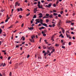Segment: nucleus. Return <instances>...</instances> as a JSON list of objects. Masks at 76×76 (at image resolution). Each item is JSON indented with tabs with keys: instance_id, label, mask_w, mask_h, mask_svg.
<instances>
[{
	"instance_id": "nucleus-1",
	"label": "nucleus",
	"mask_w": 76,
	"mask_h": 76,
	"mask_svg": "<svg viewBox=\"0 0 76 76\" xmlns=\"http://www.w3.org/2000/svg\"><path fill=\"white\" fill-rule=\"evenodd\" d=\"M34 38H35V36H32L31 37V39H30V41L31 42H34Z\"/></svg>"
},
{
	"instance_id": "nucleus-2",
	"label": "nucleus",
	"mask_w": 76,
	"mask_h": 76,
	"mask_svg": "<svg viewBox=\"0 0 76 76\" xmlns=\"http://www.w3.org/2000/svg\"><path fill=\"white\" fill-rule=\"evenodd\" d=\"M52 5V3H50L48 5H45V6L46 7L50 8L51 7V6Z\"/></svg>"
},
{
	"instance_id": "nucleus-3",
	"label": "nucleus",
	"mask_w": 76,
	"mask_h": 76,
	"mask_svg": "<svg viewBox=\"0 0 76 76\" xmlns=\"http://www.w3.org/2000/svg\"><path fill=\"white\" fill-rule=\"evenodd\" d=\"M39 17L40 18H41L42 17V14L41 13H40L39 14Z\"/></svg>"
},
{
	"instance_id": "nucleus-4",
	"label": "nucleus",
	"mask_w": 76,
	"mask_h": 76,
	"mask_svg": "<svg viewBox=\"0 0 76 76\" xmlns=\"http://www.w3.org/2000/svg\"><path fill=\"white\" fill-rule=\"evenodd\" d=\"M38 7H39V9H40V8H41V9H43V7L42 6L41 7L40 4H38Z\"/></svg>"
},
{
	"instance_id": "nucleus-5",
	"label": "nucleus",
	"mask_w": 76,
	"mask_h": 76,
	"mask_svg": "<svg viewBox=\"0 0 76 76\" xmlns=\"http://www.w3.org/2000/svg\"><path fill=\"white\" fill-rule=\"evenodd\" d=\"M56 35V34H55L54 35H53L52 37L51 40H52V42H53V41H54V39H53L54 38V35Z\"/></svg>"
},
{
	"instance_id": "nucleus-6",
	"label": "nucleus",
	"mask_w": 76,
	"mask_h": 76,
	"mask_svg": "<svg viewBox=\"0 0 76 76\" xmlns=\"http://www.w3.org/2000/svg\"><path fill=\"white\" fill-rule=\"evenodd\" d=\"M47 54H48L49 56H51V53L50 52V51L49 50L47 51Z\"/></svg>"
},
{
	"instance_id": "nucleus-7",
	"label": "nucleus",
	"mask_w": 76,
	"mask_h": 76,
	"mask_svg": "<svg viewBox=\"0 0 76 76\" xmlns=\"http://www.w3.org/2000/svg\"><path fill=\"white\" fill-rule=\"evenodd\" d=\"M39 19H37L36 20V21L37 22V23H40L39 22Z\"/></svg>"
},
{
	"instance_id": "nucleus-8",
	"label": "nucleus",
	"mask_w": 76,
	"mask_h": 76,
	"mask_svg": "<svg viewBox=\"0 0 76 76\" xmlns=\"http://www.w3.org/2000/svg\"><path fill=\"white\" fill-rule=\"evenodd\" d=\"M61 29H62V33L63 34H64V32H65L63 28H61Z\"/></svg>"
},
{
	"instance_id": "nucleus-9",
	"label": "nucleus",
	"mask_w": 76,
	"mask_h": 76,
	"mask_svg": "<svg viewBox=\"0 0 76 76\" xmlns=\"http://www.w3.org/2000/svg\"><path fill=\"white\" fill-rule=\"evenodd\" d=\"M28 28L29 30H33V29H34V28L32 27H30V28L28 27Z\"/></svg>"
},
{
	"instance_id": "nucleus-10",
	"label": "nucleus",
	"mask_w": 76,
	"mask_h": 76,
	"mask_svg": "<svg viewBox=\"0 0 76 76\" xmlns=\"http://www.w3.org/2000/svg\"><path fill=\"white\" fill-rule=\"evenodd\" d=\"M43 26H46V27H47V24L45 23H44L43 24Z\"/></svg>"
},
{
	"instance_id": "nucleus-11",
	"label": "nucleus",
	"mask_w": 76,
	"mask_h": 76,
	"mask_svg": "<svg viewBox=\"0 0 76 76\" xmlns=\"http://www.w3.org/2000/svg\"><path fill=\"white\" fill-rule=\"evenodd\" d=\"M22 39H22L23 41H24L25 39V37H22L21 39V40Z\"/></svg>"
},
{
	"instance_id": "nucleus-12",
	"label": "nucleus",
	"mask_w": 76,
	"mask_h": 76,
	"mask_svg": "<svg viewBox=\"0 0 76 76\" xmlns=\"http://www.w3.org/2000/svg\"><path fill=\"white\" fill-rule=\"evenodd\" d=\"M49 18H53V15H50L49 16Z\"/></svg>"
},
{
	"instance_id": "nucleus-13",
	"label": "nucleus",
	"mask_w": 76,
	"mask_h": 76,
	"mask_svg": "<svg viewBox=\"0 0 76 76\" xmlns=\"http://www.w3.org/2000/svg\"><path fill=\"white\" fill-rule=\"evenodd\" d=\"M66 35L67 38H69L70 37V35L67 34V33H66Z\"/></svg>"
},
{
	"instance_id": "nucleus-14",
	"label": "nucleus",
	"mask_w": 76,
	"mask_h": 76,
	"mask_svg": "<svg viewBox=\"0 0 76 76\" xmlns=\"http://www.w3.org/2000/svg\"><path fill=\"white\" fill-rule=\"evenodd\" d=\"M44 41L45 42L46 44H48V42H47V40H45Z\"/></svg>"
},
{
	"instance_id": "nucleus-15",
	"label": "nucleus",
	"mask_w": 76,
	"mask_h": 76,
	"mask_svg": "<svg viewBox=\"0 0 76 76\" xmlns=\"http://www.w3.org/2000/svg\"><path fill=\"white\" fill-rule=\"evenodd\" d=\"M37 18V15H34V16L33 17V19H34L35 18Z\"/></svg>"
},
{
	"instance_id": "nucleus-16",
	"label": "nucleus",
	"mask_w": 76,
	"mask_h": 76,
	"mask_svg": "<svg viewBox=\"0 0 76 76\" xmlns=\"http://www.w3.org/2000/svg\"><path fill=\"white\" fill-rule=\"evenodd\" d=\"M53 15H54V16H57V15L58 14L56 13H53Z\"/></svg>"
},
{
	"instance_id": "nucleus-17",
	"label": "nucleus",
	"mask_w": 76,
	"mask_h": 76,
	"mask_svg": "<svg viewBox=\"0 0 76 76\" xmlns=\"http://www.w3.org/2000/svg\"><path fill=\"white\" fill-rule=\"evenodd\" d=\"M18 2H16L15 4V7L17 6H18Z\"/></svg>"
},
{
	"instance_id": "nucleus-18",
	"label": "nucleus",
	"mask_w": 76,
	"mask_h": 76,
	"mask_svg": "<svg viewBox=\"0 0 76 76\" xmlns=\"http://www.w3.org/2000/svg\"><path fill=\"white\" fill-rule=\"evenodd\" d=\"M71 21H66V23H70V22H71Z\"/></svg>"
},
{
	"instance_id": "nucleus-19",
	"label": "nucleus",
	"mask_w": 76,
	"mask_h": 76,
	"mask_svg": "<svg viewBox=\"0 0 76 76\" xmlns=\"http://www.w3.org/2000/svg\"><path fill=\"white\" fill-rule=\"evenodd\" d=\"M56 47H58L59 46V45L58 44H56L55 45Z\"/></svg>"
},
{
	"instance_id": "nucleus-20",
	"label": "nucleus",
	"mask_w": 76,
	"mask_h": 76,
	"mask_svg": "<svg viewBox=\"0 0 76 76\" xmlns=\"http://www.w3.org/2000/svg\"><path fill=\"white\" fill-rule=\"evenodd\" d=\"M39 22H43V20L42 19H39Z\"/></svg>"
},
{
	"instance_id": "nucleus-21",
	"label": "nucleus",
	"mask_w": 76,
	"mask_h": 76,
	"mask_svg": "<svg viewBox=\"0 0 76 76\" xmlns=\"http://www.w3.org/2000/svg\"><path fill=\"white\" fill-rule=\"evenodd\" d=\"M1 32H2V30L1 28L0 29V34H1Z\"/></svg>"
},
{
	"instance_id": "nucleus-22",
	"label": "nucleus",
	"mask_w": 76,
	"mask_h": 76,
	"mask_svg": "<svg viewBox=\"0 0 76 76\" xmlns=\"http://www.w3.org/2000/svg\"><path fill=\"white\" fill-rule=\"evenodd\" d=\"M43 35L44 37H45V36H46V34H45V33H44L43 34Z\"/></svg>"
},
{
	"instance_id": "nucleus-23",
	"label": "nucleus",
	"mask_w": 76,
	"mask_h": 76,
	"mask_svg": "<svg viewBox=\"0 0 76 76\" xmlns=\"http://www.w3.org/2000/svg\"><path fill=\"white\" fill-rule=\"evenodd\" d=\"M46 16L47 17L49 16V14H46Z\"/></svg>"
},
{
	"instance_id": "nucleus-24",
	"label": "nucleus",
	"mask_w": 76,
	"mask_h": 76,
	"mask_svg": "<svg viewBox=\"0 0 76 76\" xmlns=\"http://www.w3.org/2000/svg\"><path fill=\"white\" fill-rule=\"evenodd\" d=\"M46 21L47 22H49V20H48V19H47L46 20Z\"/></svg>"
},
{
	"instance_id": "nucleus-25",
	"label": "nucleus",
	"mask_w": 76,
	"mask_h": 76,
	"mask_svg": "<svg viewBox=\"0 0 76 76\" xmlns=\"http://www.w3.org/2000/svg\"><path fill=\"white\" fill-rule=\"evenodd\" d=\"M60 13L61 15H62L63 13V11H61L60 12Z\"/></svg>"
},
{
	"instance_id": "nucleus-26",
	"label": "nucleus",
	"mask_w": 76,
	"mask_h": 76,
	"mask_svg": "<svg viewBox=\"0 0 76 76\" xmlns=\"http://www.w3.org/2000/svg\"><path fill=\"white\" fill-rule=\"evenodd\" d=\"M30 15V13H29L28 14H27L26 15V16H29V15Z\"/></svg>"
},
{
	"instance_id": "nucleus-27",
	"label": "nucleus",
	"mask_w": 76,
	"mask_h": 76,
	"mask_svg": "<svg viewBox=\"0 0 76 76\" xmlns=\"http://www.w3.org/2000/svg\"><path fill=\"white\" fill-rule=\"evenodd\" d=\"M45 18H48L46 16H44L43 17V19H45Z\"/></svg>"
},
{
	"instance_id": "nucleus-28",
	"label": "nucleus",
	"mask_w": 76,
	"mask_h": 76,
	"mask_svg": "<svg viewBox=\"0 0 76 76\" xmlns=\"http://www.w3.org/2000/svg\"><path fill=\"white\" fill-rule=\"evenodd\" d=\"M59 23H61V20H59Z\"/></svg>"
},
{
	"instance_id": "nucleus-29",
	"label": "nucleus",
	"mask_w": 76,
	"mask_h": 76,
	"mask_svg": "<svg viewBox=\"0 0 76 76\" xmlns=\"http://www.w3.org/2000/svg\"><path fill=\"white\" fill-rule=\"evenodd\" d=\"M11 57H9L8 58V60H10V58H11Z\"/></svg>"
},
{
	"instance_id": "nucleus-30",
	"label": "nucleus",
	"mask_w": 76,
	"mask_h": 76,
	"mask_svg": "<svg viewBox=\"0 0 76 76\" xmlns=\"http://www.w3.org/2000/svg\"><path fill=\"white\" fill-rule=\"evenodd\" d=\"M68 44L69 45H71V42H69Z\"/></svg>"
},
{
	"instance_id": "nucleus-31",
	"label": "nucleus",
	"mask_w": 76,
	"mask_h": 76,
	"mask_svg": "<svg viewBox=\"0 0 76 76\" xmlns=\"http://www.w3.org/2000/svg\"><path fill=\"white\" fill-rule=\"evenodd\" d=\"M47 54V52H45V53H44L45 56H46V54Z\"/></svg>"
},
{
	"instance_id": "nucleus-32",
	"label": "nucleus",
	"mask_w": 76,
	"mask_h": 76,
	"mask_svg": "<svg viewBox=\"0 0 76 76\" xmlns=\"http://www.w3.org/2000/svg\"><path fill=\"white\" fill-rule=\"evenodd\" d=\"M41 2L42 3H44V1L42 0V1H41Z\"/></svg>"
},
{
	"instance_id": "nucleus-33",
	"label": "nucleus",
	"mask_w": 76,
	"mask_h": 76,
	"mask_svg": "<svg viewBox=\"0 0 76 76\" xmlns=\"http://www.w3.org/2000/svg\"><path fill=\"white\" fill-rule=\"evenodd\" d=\"M17 10L18 12H20V9H19V8H18V9Z\"/></svg>"
},
{
	"instance_id": "nucleus-34",
	"label": "nucleus",
	"mask_w": 76,
	"mask_h": 76,
	"mask_svg": "<svg viewBox=\"0 0 76 76\" xmlns=\"http://www.w3.org/2000/svg\"><path fill=\"white\" fill-rule=\"evenodd\" d=\"M1 28L2 29H4V26H1Z\"/></svg>"
},
{
	"instance_id": "nucleus-35",
	"label": "nucleus",
	"mask_w": 76,
	"mask_h": 76,
	"mask_svg": "<svg viewBox=\"0 0 76 76\" xmlns=\"http://www.w3.org/2000/svg\"><path fill=\"white\" fill-rule=\"evenodd\" d=\"M29 57H30V56H29V55H27V58H29Z\"/></svg>"
},
{
	"instance_id": "nucleus-36",
	"label": "nucleus",
	"mask_w": 76,
	"mask_h": 76,
	"mask_svg": "<svg viewBox=\"0 0 76 76\" xmlns=\"http://www.w3.org/2000/svg\"><path fill=\"white\" fill-rule=\"evenodd\" d=\"M12 75V72H10V76Z\"/></svg>"
},
{
	"instance_id": "nucleus-37",
	"label": "nucleus",
	"mask_w": 76,
	"mask_h": 76,
	"mask_svg": "<svg viewBox=\"0 0 76 76\" xmlns=\"http://www.w3.org/2000/svg\"><path fill=\"white\" fill-rule=\"evenodd\" d=\"M61 16L60 14H59L58 15V17L60 18V17H61Z\"/></svg>"
},
{
	"instance_id": "nucleus-38",
	"label": "nucleus",
	"mask_w": 76,
	"mask_h": 76,
	"mask_svg": "<svg viewBox=\"0 0 76 76\" xmlns=\"http://www.w3.org/2000/svg\"><path fill=\"white\" fill-rule=\"evenodd\" d=\"M20 11H22L23 10H22V8H20Z\"/></svg>"
},
{
	"instance_id": "nucleus-39",
	"label": "nucleus",
	"mask_w": 76,
	"mask_h": 76,
	"mask_svg": "<svg viewBox=\"0 0 76 76\" xmlns=\"http://www.w3.org/2000/svg\"><path fill=\"white\" fill-rule=\"evenodd\" d=\"M8 19L7 18L6 20H5V22H7L8 21Z\"/></svg>"
},
{
	"instance_id": "nucleus-40",
	"label": "nucleus",
	"mask_w": 76,
	"mask_h": 76,
	"mask_svg": "<svg viewBox=\"0 0 76 76\" xmlns=\"http://www.w3.org/2000/svg\"><path fill=\"white\" fill-rule=\"evenodd\" d=\"M37 8H36L34 9V11H37Z\"/></svg>"
},
{
	"instance_id": "nucleus-41",
	"label": "nucleus",
	"mask_w": 76,
	"mask_h": 76,
	"mask_svg": "<svg viewBox=\"0 0 76 76\" xmlns=\"http://www.w3.org/2000/svg\"><path fill=\"white\" fill-rule=\"evenodd\" d=\"M4 11V10H1V12H3V11Z\"/></svg>"
},
{
	"instance_id": "nucleus-42",
	"label": "nucleus",
	"mask_w": 76,
	"mask_h": 76,
	"mask_svg": "<svg viewBox=\"0 0 76 76\" xmlns=\"http://www.w3.org/2000/svg\"><path fill=\"white\" fill-rule=\"evenodd\" d=\"M63 36V34H61L59 36V37H61L62 36Z\"/></svg>"
},
{
	"instance_id": "nucleus-43",
	"label": "nucleus",
	"mask_w": 76,
	"mask_h": 76,
	"mask_svg": "<svg viewBox=\"0 0 76 76\" xmlns=\"http://www.w3.org/2000/svg\"><path fill=\"white\" fill-rule=\"evenodd\" d=\"M49 26L50 28H51V27H52V25H49Z\"/></svg>"
},
{
	"instance_id": "nucleus-44",
	"label": "nucleus",
	"mask_w": 76,
	"mask_h": 76,
	"mask_svg": "<svg viewBox=\"0 0 76 76\" xmlns=\"http://www.w3.org/2000/svg\"><path fill=\"white\" fill-rule=\"evenodd\" d=\"M16 31H17V30H15L14 31H12V32H13V33H15V32H16Z\"/></svg>"
},
{
	"instance_id": "nucleus-45",
	"label": "nucleus",
	"mask_w": 76,
	"mask_h": 76,
	"mask_svg": "<svg viewBox=\"0 0 76 76\" xmlns=\"http://www.w3.org/2000/svg\"><path fill=\"white\" fill-rule=\"evenodd\" d=\"M53 6L54 7H56V5L55 4H53Z\"/></svg>"
},
{
	"instance_id": "nucleus-46",
	"label": "nucleus",
	"mask_w": 76,
	"mask_h": 76,
	"mask_svg": "<svg viewBox=\"0 0 76 76\" xmlns=\"http://www.w3.org/2000/svg\"><path fill=\"white\" fill-rule=\"evenodd\" d=\"M22 16L21 15H19V18H22Z\"/></svg>"
},
{
	"instance_id": "nucleus-47",
	"label": "nucleus",
	"mask_w": 76,
	"mask_h": 76,
	"mask_svg": "<svg viewBox=\"0 0 76 76\" xmlns=\"http://www.w3.org/2000/svg\"><path fill=\"white\" fill-rule=\"evenodd\" d=\"M12 27H13V26H11L10 27H9V28H12Z\"/></svg>"
},
{
	"instance_id": "nucleus-48",
	"label": "nucleus",
	"mask_w": 76,
	"mask_h": 76,
	"mask_svg": "<svg viewBox=\"0 0 76 76\" xmlns=\"http://www.w3.org/2000/svg\"><path fill=\"white\" fill-rule=\"evenodd\" d=\"M28 0H25V3H28Z\"/></svg>"
},
{
	"instance_id": "nucleus-49",
	"label": "nucleus",
	"mask_w": 76,
	"mask_h": 76,
	"mask_svg": "<svg viewBox=\"0 0 76 76\" xmlns=\"http://www.w3.org/2000/svg\"><path fill=\"white\" fill-rule=\"evenodd\" d=\"M24 25V24L23 23L21 25V27H23Z\"/></svg>"
},
{
	"instance_id": "nucleus-50",
	"label": "nucleus",
	"mask_w": 76,
	"mask_h": 76,
	"mask_svg": "<svg viewBox=\"0 0 76 76\" xmlns=\"http://www.w3.org/2000/svg\"><path fill=\"white\" fill-rule=\"evenodd\" d=\"M55 19H58V17H57V16H56L55 18Z\"/></svg>"
},
{
	"instance_id": "nucleus-51",
	"label": "nucleus",
	"mask_w": 76,
	"mask_h": 76,
	"mask_svg": "<svg viewBox=\"0 0 76 76\" xmlns=\"http://www.w3.org/2000/svg\"><path fill=\"white\" fill-rule=\"evenodd\" d=\"M52 26H53V27H54V26H55V24H53L52 25Z\"/></svg>"
},
{
	"instance_id": "nucleus-52",
	"label": "nucleus",
	"mask_w": 76,
	"mask_h": 76,
	"mask_svg": "<svg viewBox=\"0 0 76 76\" xmlns=\"http://www.w3.org/2000/svg\"><path fill=\"white\" fill-rule=\"evenodd\" d=\"M62 48H65V47H64V46H62Z\"/></svg>"
},
{
	"instance_id": "nucleus-53",
	"label": "nucleus",
	"mask_w": 76,
	"mask_h": 76,
	"mask_svg": "<svg viewBox=\"0 0 76 76\" xmlns=\"http://www.w3.org/2000/svg\"><path fill=\"white\" fill-rule=\"evenodd\" d=\"M19 45H17V46H16V47H15V48H18V47H19Z\"/></svg>"
},
{
	"instance_id": "nucleus-54",
	"label": "nucleus",
	"mask_w": 76,
	"mask_h": 76,
	"mask_svg": "<svg viewBox=\"0 0 76 76\" xmlns=\"http://www.w3.org/2000/svg\"><path fill=\"white\" fill-rule=\"evenodd\" d=\"M53 22H56V20H55L53 19Z\"/></svg>"
},
{
	"instance_id": "nucleus-55",
	"label": "nucleus",
	"mask_w": 76,
	"mask_h": 76,
	"mask_svg": "<svg viewBox=\"0 0 76 76\" xmlns=\"http://www.w3.org/2000/svg\"><path fill=\"white\" fill-rule=\"evenodd\" d=\"M19 23V21H17L15 22V23Z\"/></svg>"
},
{
	"instance_id": "nucleus-56",
	"label": "nucleus",
	"mask_w": 76,
	"mask_h": 76,
	"mask_svg": "<svg viewBox=\"0 0 76 76\" xmlns=\"http://www.w3.org/2000/svg\"><path fill=\"white\" fill-rule=\"evenodd\" d=\"M53 12H56V10H53Z\"/></svg>"
},
{
	"instance_id": "nucleus-57",
	"label": "nucleus",
	"mask_w": 76,
	"mask_h": 76,
	"mask_svg": "<svg viewBox=\"0 0 76 76\" xmlns=\"http://www.w3.org/2000/svg\"><path fill=\"white\" fill-rule=\"evenodd\" d=\"M61 42H62V43H63V40H61Z\"/></svg>"
},
{
	"instance_id": "nucleus-58",
	"label": "nucleus",
	"mask_w": 76,
	"mask_h": 76,
	"mask_svg": "<svg viewBox=\"0 0 76 76\" xmlns=\"http://www.w3.org/2000/svg\"><path fill=\"white\" fill-rule=\"evenodd\" d=\"M72 39H75V37H72Z\"/></svg>"
},
{
	"instance_id": "nucleus-59",
	"label": "nucleus",
	"mask_w": 76,
	"mask_h": 76,
	"mask_svg": "<svg viewBox=\"0 0 76 76\" xmlns=\"http://www.w3.org/2000/svg\"><path fill=\"white\" fill-rule=\"evenodd\" d=\"M52 23H53L54 24H56V23L54 22H52Z\"/></svg>"
},
{
	"instance_id": "nucleus-60",
	"label": "nucleus",
	"mask_w": 76,
	"mask_h": 76,
	"mask_svg": "<svg viewBox=\"0 0 76 76\" xmlns=\"http://www.w3.org/2000/svg\"><path fill=\"white\" fill-rule=\"evenodd\" d=\"M48 1H52V0H47Z\"/></svg>"
},
{
	"instance_id": "nucleus-61",
	"label": "nucleus",
	"mask_w": 76,
	"mask_h": 76,
	"mask_svg": "<svg viewBox=\"0 0 76 76\" xmlns=\"http://www.w3.org/2000/svg\"><path fill=\"white\" fill-rule=\"evenodd\" d=\"M71 34H74V32H73L72 31L71 32Z\"/></svg>"
},
{
	"instance_id": "nucleus-62",
	"label": "nucleus",
	"mask_w": 76,
	"mask_h": 76,
	"mask_svg": "<svg viewBox=\"0 0 76 76\" xmlns=\"http://www.w3.org/2000/svg\"><path fill=\"white\" fill-rule=\"evenodd\" d=\"M37 4V2H35L34 3V4Z\"/></svg>"
},
{
	"instance_id": "nucleus-63",
	"label": "nucleus",
	"mask_w": 76,
	"mask_h": 76,
	"mask_svg": "<svg viewBox=\"0 0 76 76\" xmlns=\"http://www.w3.org/2000/svg\"><path fill=\"white\" fill-rule=\"evenodd\" d=\"M45 50H43L42 52L43 53H45Z\"/></svg>"
},
{
	"instance_id": "nucleus-64",
	"label": "nucleus",
	"mask_w": 76,
	"mask_h": 76,
	"mask_svg": "<svg viewBox=\"0 0 76 76\" xmlns=\"http://www.w3.org/2000/svg\"><path fill=\"white\" fill-rule=\"evenodd\" d=\"M41 28H42V29H44L45 28L44 27H42Z\"/></svg>"
}]
</instances>
